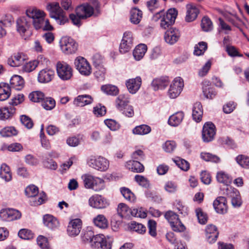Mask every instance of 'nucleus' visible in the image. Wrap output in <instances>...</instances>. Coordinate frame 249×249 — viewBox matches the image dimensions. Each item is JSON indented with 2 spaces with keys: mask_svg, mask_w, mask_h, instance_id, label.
<instances>
[{
  "mask_svg": "<svg viewBox=\"0 0 249 249\" xmlns=\"http://www.w3.org/2000/svg\"><path fill=\"white\" fill-rule=\"evenodd\" d=\"M93 6L88 3L78 6L75 9V14L70 15V18L72 23L79 27L81 25V20L87 19L92 16L94 13V8L98 11L99 9V3L97 0L92 1Z\"/></svg>",
  "mask_w": 249,
  "mask_h": 249,
  "instance_id": "obj_1",
  "label": "nucleus"
},
{
  "mask_svg": "<svg viewBox=\"0 0 249 249\" xmlns=\"http://www.w3.org/2000/svg\"><path fill=\"white\" fill-rule=\"evenodd\" d=\"M84 186L87 189H91L95 191H100L105 187V181L99 178L95 177L89 174L82 176Z\"/></svg>",
  "mask_w": 249,
  "mask_h": 249,
  "instance_id": "obj_2",
  "label": "nucleus"
},
{
  "mask_svg": "<svg viewBox=\"0 0 249 249\" xmlns=\"http://www.w3.org/2000/svg\"><path fill=\"white\" fill-rule=\"evenodd\" d=\"M46 8L50 12V17L58 20L60 24H64L66 22L67 18L58 2L48 3Z\"/></svg>",
  "mask_w": 249,
  "mask_h": 249,
  "instance_id": "obj_3",
  "label": "nucleus"
},
{
  "mask_svg": "<svg viewBox=\"0 0 249 249\" xmlns=\"http://www.w3.org/2000/svg\"><path fill=\"white\" fill-rule=\"evenodd\" d=\"M59 44L62 51L67 54L74 53L77 50L78 44L70 37H62Z\"/></svg>",
  "mask_w": 249,
  "mask_h": 249,
  "instance_id": "obj_4",
  "label": "nucleus"
},
{
  "mask_svg": "<svg viewBox=\"0 0 249 249\" xmlns=\"http://www.w3.org/2000/svg\"><path fill=\"white\" fill-rule=\"evenodd\" d=\"M113 239L111 237L107 236L105 237L103 234H93L91 244L94 248L100 247L102 249H111Z\"/></svg>",
  "mask_w": 249,
  "mask_h": 249,
  "instance_id": "obj_5",
  "label": "nucleus"
},
{
  "mask_svg": "<svg viewBox=\"0 0 249 249\" xmlns=\"http://www.w3.org/2000/svg\"><path fill=\"white\" fill-rule=\"evenodd\" d=\"M25 193L28 197L34 198L33 205L35 206L42 204L46 199V195L43 192L40 194L37 199L35 198L38 194V189L34 185H30L27 187L25 190Z\"/></svg>",
  "mask_w": 249,
  "mask_h": 249,
  "instance_id": "obj_6",
  "label": "nucleus"
},
{
  "mask_svg": "<svg viewBox=\"0 0 249 249\" xmlns=\"http://www.w3.org/2000/svg\"><path fill=\"white\" fill-rule=\"evenodd\" d=\"M56 71L58 77L64 81L70 80L73 75L72 68L64 62L57 63Z\"/></svg>",
  "mask_w": 249,
  "mask_h": 249,
  "instance_id": "obj_7",
  "label": "nucleus"
},
{
  "mask_svg": "<svg viewBox=\"0 0 249 249\" xmlns=\"http://www.w3.org/2000/svg\"><path fill=\"white\" fill-rule=\"evenodd\" d=\"M224 194L231 199V203L234 207H239L242 204V201L239 191L231 186H227Z\"/></svg>",
  "mask_w": 249,
  "mask_h": 249,
  "instance_id": "obj_8",
  "label": "nucleus"
},
{
  "mask_svg": "<svg viewBox=\"0 0 249 249\" xmlns=\"http://www.w3.org/2000/svg\"><path fill=\"white\" fill-rule=\"evenodd\" d=\"M133 41L132 33L130 31L125 32L120 44L119 51L120 53H125L129 52L133 47Z\"/></svg>",
  "mask_w": 249,
  "mask_h": 249,
  "instance_id": "obj_9",
  "label": "nucleus"
},
{
  "mask_svg": "<svg viewBox=\"0 0 249 249\" xmlns=\"http://www.w3.org/2000/svg\"><path fill=\"white\" fill-rule=\"evenodd\" d=\"M76 69L83 75L88 76L91 73V68L88 61L85 58L77 57L74 61Z\"/></svg>",
  "mask_w": 249,
  "mask_h": 249,
  "instance_id": "obj_10",
  "label": "nucleus"
},
{
  "mask_svg": "<svg viewBox=\"0 0 249 249\" xmlns=\"http://www.w3.org/2000/svg\"><path fill=\"white\" fill-rule=\"evenodd\" d=\"M88 165L100 171H106L109 167V161L106 158L99 156L96 158H91L88 161Z\"/></svg>",
  "mask_w": 249,
  "mask_h": 249,
  "instance_id": "obj_11",
  "label": "nucleus"
},
{
  "mask_svg": "<svg viewBox=\"0 0 249 249\" xmlns=\"http://www.w3.org/2000/svg\"><path fill=\"white\" fill-rule=\"evenodd\" d=\"M184 86L183 80L180 77L176 78L170 85L168 94L171 99L177 98L181 93Z\"/></svg>",
  "mask_w": 249,
  "mask_h": 249,
  "instance_id": "obj_12",
  "label": "nucleus"
},
{
  "mask_svg": "<svg viewBox=\"0 0 249 249\" xmlns=\"http://www.w3.org/2000/svg\"><path fill=\"white\" fill-rule=\"evenodd\" d=\"M89 205L95 209H103L106 208L109 205L108 201L101 195H95L89 199Z\"/></svg>",
  "mask_w": 249,
  "mask_h": 249,
  "instance_id": "obj_13",
  "label": "nucleus"
},
{
  "mask_svg": "<svg viewBox=\"0 0 249 249\" xmlns=\"http://www.w3.org/2000/svg\"><path fill=\"white\" fill-rule=\"evenodd\" d=\"M215 135V127L211 122L206 123L203 127L202 138L205 142L213 141Z\"/></svg>",
  "mask_w": 249,
  "mask_h": 249,
  "instance_id": "obj_14",
  "label": "nucleus"
},
{
  "mask_svg": "<svg viewBox=\"0 0 249 249\" xmlns=\"http://www.w3.org/2000/svg\"><path fill=\"white\" fill-rule=\"evenodd\" d=\"M165 218L170 223L171 227L173 231L176 232H181L184 231L186 228L184 225H181L179 230L176 229L174 224H180V220L178 218V216L175 213L169 211L167 212L165 214Z\"/></svg>",
  "mask_w": 249,
  "mask_h": 249,
  "instance_id": "obj_15",
  "label": "nucleus"
},
{
  "mask_svg": "<svg viewBox=\"0 0 249 249\" xmlns=\"http://www.w3.org/2000/svg\"><path fill=\"white\" fill-rule=\"evenodd\" d=\"M21 216L20 212L14 209H2L0 211V217L3 221L17 220L19 219Z\"/></svg>",
  "mask_w": 249,
  "mask_h": 249,
  "instance_id": "obj_16",
  "label": "nucleus"
},
{
  "mask_svg": "<svg viewBox=\"0 0 249 249\" xmlns=\"http://www.w3.org/2000/svg\"><path fill=\"white\" fill-rule=\"evenodd\" d=\"M48 60L43 56L40 55L37 57L36 60L29 61L25 64L22 68L23 71L30 72L34 71L40 64L41 65H47Z\"/></svg>",
  "mask_w": 249,
  "mask_h": 249,
  "instance_id": "obj_17",
  "label": "nucleus"
},
{
  "mask_svg": "<svg viewBox=\"0 0 249 249\" xmlns=\"http://www.w3.org/2000/svg\"><path fill=\"white\" fill-rule=\"evenodd\" d=\"M213 206L217 213L225 214L227 212V201L224 196L217 197L213 201Z\"/></svg>",
  "mask_w": 249,
  "mask_h": 249,
  "instance_id": "obj_18",
  "label": "nucleus"
},
{
  "mask_svg": "<svg viewBox=\"0 0 249 249\" xmlns=\"http://www.w3.org/2000/svg\"><path fill=\"white\" fill-rule=\"evenodd\" d=\"M81 229V220L78 218L74 219L69 223L67 228V232L70 236H75L79 234Z\"/></svg>",
  "mask_w": 249,
  "mask_h": 249,
  "instance_id": "obj_19",
  "label": "nucleus"
},
{
  "mask_svg": "<svg viewBox=\"0 0 249 249\" xmlns=\"http://www.w3.org/2000/svg\"><path fill=\"white\" fill-rule=\"evenodd\" d=\"M180 36V34L178 29L171 28L165 32L164 39L167 43L172 45L178 41Z\"/></svg>",
  "mask_w": 249,
  "mask_h": 249,
  "instance_id": "obj_20",
  "label": "nucleus"
},
{
  "mask_svg": "<svg viewBox=\"0 0 249 249\" xmlns=\"http://www.w3.org/2000/svg\"><path fill=\"white\" fill-rule=\"evenodd\" d=\"M31 21L30 18L22 17L17 20V31L20 34H24L29 29L31 25Z\"/></svg>",
  "mask_w": 249,
  "mask_h": 249,
  "instance_id": "obj_21",
  "label": "nucleus"
},
{
  "mask_svg": "<svg viewBox=\"0 0 249 249\" xmlns=\"http://www.w3.org/2000/svg\"><path fill=\"white\" fill-rule=\"evenodd\" d=\"M54 75L53 71L45 69L40 71L38 74V81L41 83H48L53 78Z\"/></svg>",
  "mask_w": 249,
  "mask_h": 249,
  "instance_id": "obj_22",
  "label": "nucleus"
},
{
  "mask_svg": "<svg viewBox=\"0 0 249 249\" xmlns=\"http://www.w3.org/2000/svg\"><path fill=\"white\" fill-rule=\"evenodd\" d=\"M142 84V80L140 77L129 79L126 82V86L129 92L135 93L140 89Z\"/></svg>",
  "mask_w": 249,
  "mask_h": 249,
  "instance_id": "obj_23",
  "label": "nucleus"
},
{
  "mask_svg": "<svg viewBox=\"0 0 249 249\" xmlns=\"http://www.w3.org/2000/svg\"><path fill=\"white\" fill-rule=\"evenodd\" d=\"M26 60V56L22 53H16L8 59V63L12 67H18Z\"/></svg>",
  "mask_w": 249,
  "mask_h": 249,
  "instance_id": "obj_24",
  "label": "nucleus"
},
{
  "mask_svg": "<svg viewBox=\"0 0 249 249\" xmlns=\"http://www.w3.org/2000/svg\"><path fill=\"white\" fill-rule=\"evenodd\" d=\"M16 113V108L14 107H4L0 108V120L5 121L11 119Z\"/></svg>",
  "mask_w": 249,
  "mask_h": 249,
  "instance_id": "obj_25",
  "label": "nucleus"
},
{
  "mask_svg": "<svg viewBox=\"0 0 249 249\" xmlns=\"http://www.w3.org/2000/svg\"><path fill=\"white\" fill-rule=\"evenodd\" d=\"M93 102V98L90 95L84 94L78 95L73 101V104L76 107H84L90 104Z\"/></svg>",
  "mask_w": 249,
  "mask_h": 249,
  "instance_id": "obj_26",
  "label": "nucleus"
},
{
  "mask_svg": "<svg viewBox=\"0 0 249 249\" xmlns=\"http://www.w3.org/2000/svg\"><path fill=\"white\" fill-rule=\"evenodd\" d=\"M202 89L204 96L207 99H213L216 95V92L211 87L209 81H204L202 82Z\"/></svg>",
  "mask_w": 249,
  "mask_h": 249,
  "instance_id": "obj_27",
  "label": "nucleus"
},
{
  "mask_svg": "<svg viewBox=\"0 0 249 249\" xmlns=\"http://www.w3.org/2000/svg\"><path fill=\"white\" fill-rule=\"evenodd\" d=\"M187 12L185 20L187 22L194 21L197 17L199 13L198 9L192 4H188L186 6Z\"/></svg>",
  "mask_w": 249,
  "mask_h": 249,
  "instance_id": "obj_28",
  "label": "nucleus"
},
{
  "mask_svg": "<svg viewBox=\"0 0 249 249\" xmlns=\"http://www.w3.org/2000/svg\"><path fill=\"white\" fill-rule=\"evenodd\" d=\"M10 88L16 90H21L24 87V81L23 78L18 75H15L11 77L10 81Z\"/></svg>",
  "mask_w": 249,
  "mask_h": 249,
  "instance_id": "obj_29",
  "label": "nucleus"
},
{
  "mask_svg": "<svg viewBox=\"0 0 249 249\" xmlns=\"http://www.w3.org/2000/svg\"><path fill=\"white\" fill-rule=\"evenodd\" d=\"M169 83V80L168 77H162L159 78L154 79L151 83V85L155 90L159 89H163L166 87Z\"/></svg>",
  "mask_w": 249,
  "mask_h": 249,
  "instance_id": "obj_30",
  "label": "nucleus"
},
{
  "mask_svg": "<svg viewBox=\"0 0 249 249\" xmlns=\"http://www.w3.org/2000/svg\"><path fill=\"white\" fill-rule=\"evenodd\" d=\"M125 166L129 170L135 173H142L144 170L143 165L139 161L135 160L126 162Z\"/></svg>",
  "mask_w": 249,
  "mask_h": 249,
  "instance_id": "obj_31",
  "label": "nucleus"
},
{
  "mask_svg": "<svg viewBox=\"0 0 249 249\" xmlns=\"http://www.w3.org/2000/svg\"><path fill=\"white\" fill-rule=\"evenodd\" d=\"M129 95L121 94L118 97L116 100V106L119 110L123 111L124 108L129 105Z\"/></svg>",
  "mask_w": 249,
  "mask_h": 249,
  "instance_id": "obj_32",
  "label": "nucleus"
},
{
  "mask_svg": "<svg viewBox=\"0 0 249 249\" xmlns=\"http://www.w3.org/2000/svg\"><path fill=\"white\" fill-rule=\"evenodd\" d=\"M203 109L200 102H196L194 105L193 108L192 117L194 120L196 122H199L202 117Z\"/></svg>",
  "mask_w": 249,
  "mask_h": 249,
  "instance_id": "obj_33",
  "label": "nucleus"
},
{
  "mask_svg": "<svg viewBox=\"0 0 249 249\" xmlns=\"http://www.w3.org/2000/svg\"><path fill=\"white\" fill-rule=\"evenodd\" d=\"M43 223L46 227L51 229H54L59 226V222L57 219L50 214L44 216Z\"/></svg>",
  "mask_w": 249,
  "mask_h": 249,
  "instance_id": "obj_34",
  "label": "nucleus"
},
{
  "mask_svg": "<svg viewBox=\"0 0 249 249\" xmlns=\"http://www.w3.org/2000/svg\"><path fill=\"white\" fill-rule=\"evenodd\" d=\"M0 178L6 182L12 180V176L10 167L5 163L1 164L0 168Z\"/></svg>",
  "mask_w": 249,
  "mask_h": 249,
  "instance_id": "obj_35",
  "label": "nucleus"
},
{
  "mask_svg": "<svg viewBox=\"0 0 249 249\" xmlns=\"http://www.w3.org/2000/svg\"><path fill=\"white\" fill-rule=\"evenodd\" d=\"M184 118V113L179 111L171 115L168 119V124L173 126H178L182 122Z\"/></svg>",
  "mask_w": 249,
  "mask_h": 249,
  "instance_id": "obj_36",
  "label": "nucleus"
},
{
  "mask_svg": "<svg viewBox=\"0 0 249 249\" xmlns=\"http://www.w3.org/2000/svg\"><path fill=\"white\" fill-rule=\"evenodd\" d=\"M26 15L28 18H30L31 22L35 19H38L40 17H45L44 12L36 8H30L27 10Z\"/></svg>",
  "mask_w": 249,
  "mask_h": 249,
  "instance_id": "obj_37",
  "label": "nucleus"
},
{
  "mask_svg": "<svg viewBox=\"0 0 249 249\" xmlns=\"http://www.w3.org/2000/svg\"><path fill=\"white\" fill-rule=\"evenodd\" d=\"M11 95L10 86L5 83H0V101L7 100Z\"/></svg>",
  "mask_w": 249,
  "mask_h": 249,
  "instance_id": "obj_38",
  "label": "nucleus"
},
{
  "mask_svg": "<svg viewBox=\"0 0 249 249\" xmlns=\"http://www.w3.org/2000/svg\"><path fill=\"white\" fill-rule=\"evenodd\" d=\"M147 46L144 44H140L135 48L133 54L136 60H141L144 55L147 51Z\"/></svg>",
  "mask_w": 249,
  "mask_h": 249,
  "instance_id": "obj_39",
  "label": "nucleus"
},
{
  "mask_svg": "<svg viewBox=\"0 0 249 249\" xmlns=\"http://www.w3.org/2000/svg\"><path fill=\"white\" fill-rule=\"evenodd\" d=\"M142 17V12L137 8H133L130 11L131 22L135 24L139 23Z\"/></svg>",
  "mask_w": 249,
  "mask_h": 249,
  "instance_id": "obj_40",
  "label": "nucleus"
},
{
  "mask_svg": "<svg viewBox=\"0 0 249 249\" xmlns=\"http://www.w3.org/2000/svg\"><path fill=\"white\" fill-rule=\"evenodd\" d=\"M94 224L101 229H105L108 226V221L103 214H99L93 219Z\"/></svg>",
  "mask_w": 249,
  "mask_h": 249,
  "instance_id": "obj_41",
  "label": "nucleus"
},
{
  "mask_svg": "<svg viewBox=\"0 0 249 249\" xmlns=\"http://www.w3.org/2000/svg\"><path fill=\"white\" fill-rule=\"evenodd\" d=\"M216 179L218 182L228 186L232 181L231 178L224 172L220 171L217 173Z\"/></svg>",
  "mask_w": 249,
  "mask_h": 249,
  "instance_id": "obj_42",
  "label": "nucleus"
},
{
  "mask_svg": "<svg viewBox=\"0 0 249 249\" xmlns=\"http://www.w3.org/2000/svg\"><path fill=\"white\" fill-rule=\"evenodd\" d=\"M151 131V127L146 124H142L136 126L132 130L136 135H144L148 134Z\"/></svg>",
  "mask_w": 249,
  "mask_h": 249,
  "instance_id": "obj_43",
  "label": "nucleus"
},
{
  "mask_svg": "<svg viewBox=\"0 0 249 249\" xmlns=\"http://www.w3.org/2000/svg\"><path fill=\"white\" fill-rule=\"evenodd\" d=\"M101 89L106 94L110 95H116L119 92L118 88L115 86L111 85L102 86Z\"/></svg>",
  "mask_w": 249,
  "mask_h": 249,
  "instance_id": "obj_44",
  "label": "nucleus"
},
{
  "mask_svg": "<svg viewBox=\"0 0 249 249\" xmlns=\"http://www.w3.org/2000/svg\"><path fill=\"white\" fill-rule=\"evenodd\" d=\"M129 228L130 230L140 234L145 233L146 230V227L144 225L135 221H132L131 222Z\"/></svg>",
  "mask_w": 249,
  "mask_h": 249,
  "instance_id": "obj_45",
  "label": "nucleus"
},
{
  "mask_svg": "<svg viewBox=\"0 0 249 249\" xmlns=\"http://www.w3.org/2000/svg\"><path fill=\"white\" fill-rule=\"evenodd\" d=\"M41 105L46 110H51L54 107L55 102L51 97H44L41 102Z\"/></svg>",
  "mask_w": 249,
  "mask_h": 249,
  "instance_id": "obj_46",
  "label": "nucleus"
},
{
  "mask_svg": "<svg viewBox=\"0 0 249 249\" xmlns=\"http://www.w3.org/2000/svg\"><path fill=\"white\" fill-rule=\"evenodd\" d=\"M131 209H129L128 207L124 203L119 204L117 209L118 214L122 217L128 216L129 214L130 213H131Z\"/></svg>",
  "mask_w": 249,
  "mask_h": 249,
  "instance_id": "obj_47",
  "label": "nucleus"
},
{
  "mask_svg": "<svg viewBox=\"0 0 249 249\" xmlns=\"http://www.w3.org/2000/svg\"><path fill=\"white\" fill-rule=\"evenodd\" d=\"M200 157L203 160L207 161L217 163L220 160V158L218 156L210 153L202 152L200 154Z\"/></svg>",
  "mask_w": 249,
  "mask_h": 249,
  "instance_id": "obj_48",
  "label": "nucleus"
},
{
  "mask_svg": "<svg viewBox=\"0 0 249 249\" xmlns=\"http://www.w3.org/2000/svg\"><path fill=\"white\" fill-rule=\"evenodd\" d=\"M120 191L122 195L125 199L130 202L134 201L135 199V195L129 189L123 187L121 188Z\"/></svg>",
  "mask_w": 249,
  "mask_h": 249,
  "instance_id": "obj_49",
  "label": "nucleus"
},
{
  "mask_svg": "<svg viewBox=\"0 0 249 249\" xmlns=\"http://www.w3.org/2000/svg\"><path fill=\"white\" fill-rule=\"evenodd\" d=\"M236 162L242 167L249 169V157L243 155L238 156L236 158Z\"/></svg>",
  "mask_w": 249,
  "mask_h": 249,
  "instance_id": "obj_50",
  "label": "nucleus"
},
{
  "mask_svg": "<svg viewBox=\"0 0 249 249\" xmlns=\"http://www.w3.org/2000/svg\"><path fill=\"white\" fill-rule=\"evenodd\" d=\"M0 133L3 137H11L17 135L18 131L13 126H8L3 128Z\"/></svg>",
  "mask_w": 249,
  "mask_h": 249,
  "instance_id": "obj_51",
  "label": "nucleus"
},
{
  "mask_svg": "<svg viewBox=\"0 0 249 249\" xmlns=\"http://www.w3.org/2000/svg\"><path fill=\"white\" fill-rule=\"evenodd\" d=\"M106 70L104 67L95 68L94 75L98 81H103L105 79Z\"/></svg>",
  "mask_w": 249,
  "mask_h": 249,
  "instance_id": "obj_52",
  "label": "nucleus"
},
{
  "mask_svg": "<svg viewBox=\"0 0 249 249\" xmlns=\"http://www.w3.org/2000/svg\"><path fill=\"white\" fill-rule=\"evenodd\" d=\"M195 211L198 222L201 224H206L208 220V216L206 213L203 212L200 208H196Z\"/></svg>",
  "mask_w": 249,
  "mask_h": 249,
  "instance_id": "obj_53",
  "label": "nucleus"
},
{
  "mask_svg": "<svg viewBox=\"0 0 249 249\" xmlns=\"http://www.w3.org/2000/svg\"><path fill=\"white\" fill-rule=\"evenodd\" d=\"M44 97V94L42 92L38 91L32 92L29 95L30 100L34 102L41 103Z\"/></svg>",
  "mask_w": 249,
  "mask_h": 249,
  "instance_id": "obj_54",
  "label": "nucleus"
},
{
  "mask_svg": "<svg viewBox=\"0 0 249 249\" xmlns=\"http://www.w3.org/2000/svg\"><path fill=\"white\" fill-rule=\"evenodd\" d=\"M135 181H136L139 185L142 187L148 188L150 187V183L149 180L144 176L139 175H136L134 178Z\"/></svg>",
  "mask_w": 249,
  "mask_h": 249,
  "instance_id": "obj_55",
  "label": "nucleus"
},
{
  "mask_svg": "<svg viewBox=\"0 0 249 249\" xmlns=\"http://www.w3.org/2000/svg\"><path fill=\"white\" fill-rule=\"evenodd\" d=\"M207 49V44L205 42H200L195 47L194 54L196 55L203 54Z\"/></svg>",
  "mask_w": 249,
  "mask_h": 249,
  "instance_id": "obj_56",
  "label": "nucleus"
},
{
  "mask_svg": "<svg viewBox=\"0 0 249 249\" xmlns=\"http://www.w3.org/2000/svg\"><path fill=\"white\" fill-rule=\"evenodd\" d=\"M201 26L204 31L208 32L212 30L213 23L209 18L205 17L202 19Z\"/></svg>",
  "mask_w": 249,
  "mask_h": 249,
  "instance_id": "obj_57",
  "label": "nucleus"
},
{
  "mask_svg": "<svg viewBox=\"0 0 249 249\" xmlns=\"http://www.w3.org/2000/svg\"><path fill=\"white\" fill-rule=\"evenodd\" d=\"M18 236L24 240H30L34 237V233L28 229H23L20 230L18 233Z\"/></svg>",
  "mask_w": 249,
  "mask_h": 249,
  "instance_id": "obj_58",
  "label": "nucleus"
},
{
  "mask_svg": "<svg viewBox=\"0 0 249 249\" xmlns=\"http://www.w3.org/2000/svg\"><path fill=\"white\" fill-rule=\"evenodd\" d=\"M178 15V11L175 8L169 9L166 14L163 16L168 21H175Z\"/></svg>",
  "mask_w": 249,
  "mask_h": 249,
  "instance_id": "obj_59",
  "label": "nucleus"
},
{
  "mask_svg": "<svg viewBox=\"0 0 249 249\" xmlns=\"http://www.w3.org/2000/svg\"><path fill=\"white\" fill-rule=\"evenodd\" d=\"M177 146L176 143L174 141H167L162 146L164 150L168 153H171L174 151Z\"/></svg>",
  "mask_w": 249,
  "mask_h": 249,
  "instance_id": "obj_60",
  "label": "nucleus"
},
{
  "mask_svg": "<svg viewBox=\"0 0 249 249\" xmlns=\"http://www.w3.org/2000/svg\"><path fill=\"white\" fill-rule=\"evenodd\" d=\"M105 124L111 130L115 131L118 129L120 125L115 120L106 119L104 121Z\"/></svg>",
  "mask_w": 249,
  "mask_h": 249,
  "instance_id": "obj_61",
  "label": "nucleus"
},
{
  "mask_svg": "<svg viewBox=\"0 0 249 249\" xmlns=\"http://www.w3.org/2000/svg\"><path fill=\"white\" fill-rule=\"evenodd\" d=\"M37 243L42 249H50L48 240L45 237L39 235L37 238Z\"/></svg>",
  "mask_w": 249,
  "mask_h": 249,
  "instance_id": "obj_62",
  "label": "nucleus"
},
{
  "mask_svg": "<svg viewBox=\"0 0 249 249\" xmlns=\"http://www.w3.org/2000/svg\"><path fill=\"white\" fill-rule=\"evenodd\" d=\"M37 243L42 249H50L48 240L45 237L39 235L37 238Z\"/></svg>",
  "mask_w": 249,
  "mask_h": 249,
  "instance_id": "obj_63",
  "label": "nucleus"
},
{
  "mask_svg": "<svg viewBox=\"0 0 249 249\" xmlns=\"http://www.w3.org/2000/svg\"><path fill=\"white\" fill-rule=\"evenodd\" d=\"M174 161L176 165L183 171H186L190 168L189 162L183 159H178V160H174Z\"/></svg>",
  "mask_w": 249,
  "mask_h": 249,
  "instance_id": "obj_64",
  "label": "nucleus"
}]
</instances>
